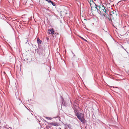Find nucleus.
<instances>
[{"label":"nucleus","instance_id":"nucleus-1","mask_svg":"<svg viewBox=\"0 0 129 129\" xmlns=\"http://www.w3.org/2000/svg\"><path fill=\"white\" fill-rule=\"evenodd\" d=\"M36 51L40 55L42 54L43 52V48L41 47H38L37 49L36 50Z\"/></svg>","mask_w":129,"mask_h":129},{"label":"nucleus","instance_id":"nucleus-2","mask_svg":"<svg viewBox=\"0 0 129 129\" xmlns=\"http://www.w3.org/2000/svg\"><path fill=\"white\" fill-rule=\"evenodd\" d=\"M75 115L77 116L79 120H81V114L80 113H79L78 110H74Z\"/></svg>","mask_w":129,"mask_h":129},{"label":"nucleus","instance_id":"nucleus-3","mask_svg":"<svg viewBox=\"0 0 129 129\" xmlns=\"http://www.w3.org/2000/svg\"><path fill=\"white\" fill-rule=\"evenodd\" d=\"M60 96L61 98V106H62V105H63V106L66 107L67 104L65 102L64 99L63 98L61 95H60Z\"/></svg>","mask_w":129,"mask_h":129},{"label":"nucleus","instance_id":"nucleus-4","mask_svg":"<svg viewBox=\"0 0 129 129\" xmlns=\"http://www.w3.org/2000/svg\"><path fill=\"white\" fill-rule=\"evenodd\" d=\"M125 2L124 0L121 1L119 2L116 4L117 6H122L124 4V2Z\"/></svg>","mask_w":129,"mask_h":129},{"label":"nucleus","instance_id":"nucleus-5","mask_svg":"<svg viewBox=\"0 0 129 129\" xmlns=\"http://www.w3.org/2000/svg\"><path fill=\"white\" fill-rule=\"evenodd\" d=\"M46 1L48 2L50 4H51L53 6H55L56 5L55 4L50 0H46Z\"/></svg>","mask_w":129,"mask_h":129},{"label":"nucleus","instance_id":"nucleus-6","mask_svg":"<svg viewBox=\"0 0 129 129\" xmlns=\"http://www.w3.org/2000/svg\"><path fill=\"white\" fill-rule=\"evenodd\" d=\"M49 124L57 126H58V123L57 122H50L49 123Z\"/></svg>","mask_w":129,"mask_h":129},{"label":"nucleus","instance_id":"nucleus-7","mask_svg":"<svg viewBox=\"0 0 129 129\" xmlns=\"http://www.w3.org/2000/svg\"><path fill=\"white\" fill-rule=\"evenodd\" d=\"M81 122L84 125H87V121L86 120H85V119H81Z\"/></svg>","mask_w":129,"mask_h":129},{"label":"nucleus","instance_id":"nucleus-8","mask_svg":"<svg viewBox=\"0 0 129 129\" xmlns=\"http://www.w3.org/2000/svg\"><path fill=\"white\" fill-rule=\"evenodd\" d=\"M48 30L50 31V34H51L53 35L54 34V31L53 30V29L52 28H50Z\"/></svg>","mask_w":129,"mask_h":129},{"label":"nucleus","instance_id":"nucleus-9","mask_svg":"<svg viewBox=\"0 0 129 129\" xmlns=\"http://www.w3.org/2000/svg\"><path fill=\"white\" fill-rule=\"evenodd\" d=\"M104 12L105 13H106L107 15H108L109 13L108 11V9L107 8H104Z\"/></svg>","mask_w":129,"mask_h":129},{"label":"nucleus","instance_id":"nucleus-10","mask_svg":"<svg viewBox=\"0 0 129 129\" xmlns=\"http://www.w3.org/2000/svg\"><path fill=\"white\" fill-rule=\"evenodd\" d=\"M37 42L39 45L41 43L42 41L39 38H38Z\"/></svg>","mask_w":129,"mask_h":129},{"label":"nucleus","instance_id":"nucleus-11","mask_svg":"<svg viewBox=\"0 0 129 129\" xmlns=\"http://www.w3.org/2000/svg\"><path fill=\"white\" fill-rule=\"evenodd\" d=\"M108 15H109V18H112V19H113V15L111 13H108Z\"/></svg>","mask_w":129,"mask_h":129},{"label":"nucleus","instance_id":"nucleus-12","mask_svg":"<svg viewBox=\"0 0 129 129\" xmlns=\"http://www.w3.org/2000/svg\"><path fill=\"white\" fill-rule=\"evenodd\" d=\"M97 11L99 14H100L101 15L103 13V12L102 11H101L99 10Z\"/></svg>","mask_w":129,"mask_h":129},{"label":"nucleus","instance_id":"nucleus-13","mask_svg":"<svg viewBox=\"0 0 129 129\" xmlns=\"http://www.w3.org/2000/svg\"><path fill=\"white\" fill-rule=\"evenodd\" d=\"M106 15H107L106 13H103L101 15V16H102V17L104 18H105V16Z\"/></svg>","mask_w":129,"mask_h":129},{"label":"nucleus","instance_id":"nucleus-14","mask_svg":"<svg viewBox=\"0 0 129 129\" xmlns=\"http://www.w3.org/2000/svg\"><path fill=\"white\" fill-rule=\"evenodd\" d=\"M82 117V119H85L84 118V115L81 113V118Z\"/></svg>","mask_w":129,"mask_h":129},{"label":"nucleus","instance_id":"nucleus-15","mask_svg":"<svg viewBox=\"0 0 129 129\" xmlns=\"http://www.w3.org/2000/svg\"><path fill=\"white\" fill-rule=\"evenodd\" d=\"M109 15H106L105 17V19H109Z\"/></svg>","mask_w":129,"mask_h":129},{"label":"nucleus","instance_id":"nucleus-16","mask_svg":"<svg viewBox=\"0 0 129 129\" xmlns=\"http://www.w3.org/2000/svg\"><path fill=\"white\" fill-rule=\"evenodd\" d=\"M45 118L46 119H47L51 120L52 118L51 117H45Z\"/></svg>","mask_w":129,"mask_h":129},{"label":"nucleus","instance_id":"nucleus-17","mask_svg":"<svg viewBox=\"0 0 129 129\" xmlns=\"http://www.w3.org/2000/svg\"><path fill=\"white\" fill-rule=\"evenodd\" d=\"M67 125V127H68L70 129H71V127L69 126L70 125V124H69V125Z\"/></svg>","mask_w":129,"mask_h":129},{"label":"nucleus","instance_id":"nucleus-18","mask_svg":"<svg viewBox=\"0 0 129 129\" xmlns=\"http://www.w3.org/2000/svg\"><path fill=\"white\" fill-rule=\"evenodd\" d=\"M67 125V127H68L70 129H71V127L69 126L70 125V124H69V125Z\"/></svg>","mask_w":129,"mask_h":129},{"label":"nucleus","instance_id":"nucleus-19","mask_svg":"<svg viewBox=\"0 0 129 129\" xmlns=\"http://www.w3.org/2000/svg\"><path fill=\"white\" fill-rule=\"evenodd\" d=\"M81 39H82L83 40L85 41H86V42H88V41L86 40L85 39H84L83 37H81Z\"/></svg>","mask_w":129,"mask_h":129},{"label":"nucleus","instance_id":"nucleus-20","mask_svg":"<svg viewBox=\"0 0 129 129\" xmlns=\"http://www.w3.org/2000/svg\"><path fill=\"white\" fill-rule=\"evenodd\" d=\"M112 18H109V19H108V20H109V21H110V22H112Z\"/></svg>","mask_w":129,"mask_h":129},{"label":"nucleus","instance_id":"nucleus-21","mask_svg":"<svg viewBox=\"0 0 129 129\" xmlns=\"http://www.w3.org/2000/svg\"><path fill=\"white\" fill-rule=\"evenodd\" d=\"M83 74H84L85 73V68H83Z\"/></svg>","mask_w":129,"mask_h":129},{"label":"nucleus","instance_id":"nucleus-22","mask_svg":"<svg viewBox=\"0 0 129 129\" xmlns=\"http://www.w3.org/2000/svg\"><path fill=\"white\" fill-rule=\"evenodd\" d=\"M101 5L102 6V7L103 8H106V7H105L103 5V4H102L101 5Z\"/></svg>","mask_w":129,"mask_h":129},{"label":"nucleus","instance_id":"nucleus-23","mask_svg":"<svg viewBox=\"0 0 129 129\" xmlns=\"http://www.w3.org/2000/svg\"><path fill=\"white\" fill-rule=\"evenodd\" d=\"M102 9L101 10V11H102L103 12V13L104 12V8H101Z\"/></svg>","mask_w":129,"mask_h":129},{"label":"nucleus","instance_id":"nucleus-24","mask_svg":"<svg viewBox=\"0 0 129 129\" xmlns=\"http://www.w3.org/2000/svg\"><path fill=\"white\" fill-rule=\"evenodd\" d=\"M95 8L97 10V11H98L99 10V9L97 7H95Z\"/></svg>","mask_w":129,"mask_h":129},{"label":"nucleus","instance_id":"nucleus-25","mask_svg":"<svg viewBox=\"0 0 129 129\" xmlns=\"http://www.w3.org/2000/svg\"><path fill=\"white\" fill-rule=\"evenodd\" d=\"M98 7H99V10L100 9V8H101V6H98Z\"/></svg>","mask_w":129,"mask_h":129},{"label":"nucleus","instance_id":"nucleus-26","mask_svg":"<svg viewBox=\"0 0 129 129\" xmlns=\"http://www.w3.org/2000/svg\"><path fill=\"white\" fill-rule=\"evenodd\" d=\"M95 7H98V5H96V4H95Z\"/></svg>","mask_w":129,"mask_h":129},{"label":"nucleus","instance_id":"nucleus-27","mask_svg":"<svg viewBox=\"0 0 129 129\" xmlns=\"http://www.w3.org/2000/svg\"><path fill=\"white\" fill-rule=\"evenodd\" d=\"M114 11H112L111 13H112L113 14H114Z\"/></svg>","mask_w":129,"mask_h":129},{"label":"nucleus","instance_id":"nucleus-28","mask_svg":"<svg viewBox=\"0 0 129 129\" xmlns=\"http://www.w3.org/2000/svg\"><path fill=\"white\" fill-rule=\"evenodd\" d=\"M126 33H128V34L129 33V29L127 30Z\"/></svg>","mask_w":129,"mask_h":129},{"label":"nucleus","instance_id":"nucleus-29","mask_svg":"<svg viewBox=\"0 0 129 129\" xmlns=\"http://www.w3.org/2000/svg\"><path fill=\"white\" fill-rule=\"evenodd\" d=\"M72 53L73 54V56H75V54H74L73 53V52H72Z\"/></svg>","mask_w":129,"mask_h":129},{"label":"nucleus","instance_id":"nucleus-30","mask_svg":"<svg viewBox=\"0 0 129 129\" xmlns=\"http://www.w3.org/2000/svg\"><path fill=\"white\" fill-rule=\"evenodd\" d=\"M113 87L118 88L117 87Z\"/></svg>","mask_w":129,"mask_h":129},{"label":"nucleus","instance_id":"nucleus-31","mask_svg":"<svg viewBox=\"0 0 129 129\" xmlns=\"http://www.w3.org/2000/svg\"><path fill=\"white\" fill-rule=\"evenodd\" d=\"M121 47L122 48H124V47H123V46H122L121 45Z\"/></svg>","mask_w":129,"mask_h":129},{"label":"nucleus","instance_id":"nucleus-32","mask_svg":"<svg viewBox=\"0 0 129 129\" xmlns=\"http://www.w3.org/2000/svg\"><path fill=\"white\" fill-rule=\"evenodd\" d=\"M64 124V125L65 126H66L67 127V125H67V124Z\"/></svg>","mask_w":129,"mask_h":129},{"label":"nucleus","instance_id":"nucleus-33","mask_svg":"<svg viewBox=\"0 0 129 129\" xmlns=\"http://www.w3.org/2000/svg\"><path fill=\"white\" fill-rule=\"evenodd\" d=\"M46 39H47V40H48L49 39V38H48V37H47L46 38Z\"/></svg>","mask_w":129,"mask_h":129},{"label":"nucleus","instance_id":"nucleus-34","mask_svg":"<svg viewBox=\"0 0 129 129\" xmlns=\"http://www.w3.org/2000/svg\"><path fill=\"white\" fill-rule=\"evenodd\" d=\"M25 0V3H26L27 2V0Z\"/></svg>","mask_w":129,"mask_h":129},{"label":"nucleus","instance_id":"nucleus-35","mask_svg":"<svg viewBox=\"0 0 129 129\" xmlns=\"http://www.w3.org/2000/svg\"><path fill=\"white\" fill-rule=\"evenodd\" d=\"M79 3H80V6H81V5H80V2H79Z\"/></svg>","mask_w":129,"mask_h":129},{"label":"nucleus","instance_id":"nucleus-36","mask_svg":"<svg viewBox=\"0 0 129 129\" xmlns=\"http://www.w3.org/2000/svg\"><path fill=\"white\" fill-rule=\"evenodd\" d=\"M123 49H124L125 50L126 52H127V51H126V50L124 48H123Z\"/></svg>","mask_w":129,"mask_h":129},{"label":"nucleus","instance_id":"nucleus-37","mask_svg":"<svg viewBox=\"0 0 129 129\" xmlns=\"http://www.w3.org/2000/svg\"><path fill=\"white\" fill-rule=\"evenodd\" d=\"M123 49H124L125 50L126 52H127V51H126V50L124 48H123Z\"/></svg>","mask_w":129,"mask_h":129},{"label":"nucleus","instance_id":"nucleus-38","mask_svg":"<svg viewBox=\"0 0 129 129\" xmlns=\"http://www.w3.org/2000/svg\"><path fill=\"white\" fill-rule=\"evenodd\" d=\"M80 14H81V11H80Z\"/></svg>","mask_w":129,"mask_h":129},{"label":"nucleus","instance_id":"nucleus-39","mask_svg":"<svg viewBox=\"0 0 129 129\" xmlns=\"http://www.w3.org/2000/svg\"><path fill=\"white\" fill-rule=\"evenodd\" d=\"M81 21L83 23V22L81 20Z\"/></svg>","mask_w":129,"mask_h":129},{"label":"nucleus","instance_id":"nucleus-40","mask_svg":"<svg viewBox=\"0 0 129 129\" xmlns=\"http://www.w3.org/2000/svg\"><path fill=\"white\" fill-rule=\"evenodd\" d=\"M124 27H126V26H124L123 27V28H124Z\"/></svg>","mask_w":129,"mask_h":129},{"label":"nucleus","instance_id":"nucleus-41","mask_svg":"<svg viewBox=\"0 0 129 129\" xmlns=\"http://www.w3.org/2000/svg\"><path fill=\"white\" fill-rule=\"evenodd\" d=\"M82 96L81 95V99H82Z\"/></svg>","mask_w":129,"mask_h":129},{"label":"nucleus","instance_id":"nucleus-42","mask_svg":"<svg viewBox=\"0 0 129 129\" xmlns=\"http://www.w3.org/2000/svg\"><path fill=\"white\" fill-rule=\"evenodd\" d=\"M93 117V120H94V118L93 117Z\"/></svg>","mask_w":129,"mask_h":129},{"label":"nucleus","instance_id":"nucleus-43","mask_svg":"<svg viewBox=\"0 0 129 129\" xmlns=\"http://www.w3.org/2000/svg\"><path fill=\"white\" fill-rule=\"evenodd\" d=\"M59 129H61V128H59Z\"/></svg>","mask_w":129,"mask_h":129},{"label":"nucleus","instance_id":"nucleus-44","mask_svg":"<svg viewBox=\"0 0 129 129\" xmlns=\"http://www.w3.org/2000/svg\"><path fill=\"white\" fill-rule=\"evenodd\" d=\"M82 75H83V76H84V74H83Z\"/></svg>","mask_w":129,"mask_h":129},{"label":"nucleus","instance_id":"nucleus-45","mask_svg":"<svg viewBox=\"0 0 129 129\" xmlns=\"http://www.w3.org/2000/svg\"><path fill=\"white\" fill-rule=\"evenodd\" d=\"M19 100H20V99H19Z\"/></svg>","mask_w":129,"mask_h":129},{"label":"nucleus","instance_id":"nucleus-46","mask_svg":"<svg viewBox=\"0 0 129 129\" xmlns=\"http://www.w3.org/2000/svg\"><path fill=\"white\" fill-rule=\"evenodd\" d=\"M9 128H11V127H9Z\"/></svg>","mask_w":129,"mask_h":129},{"label":"nucleus","instance_id":"nucleus-47","mask_svg":"<svg viewBox=\"0 0 129 129\" xmlns=\"http://www.w3.org/2000/svg\"><path fill=\"white\" fill-rule=\"evenodd\" d=\"M81 80H82V78H81Z\"/></svg>","mask_w":129,"mask_h":129},{"label":"nucleus","instance_id":"nucleus-48","mask_svg":"<svg viewBox=\"0 0 129 129\" xmlns=\"http://www.w3.org/2000/svg\"><path fill=\"white\" fill-rule=\"evenodd\" d=\"M86 126H85V128H86Z\"/></svg>","mask_w":129,"mask_h":129},{"label":"nucleus","instance_id":"nucleus-49","mask_svg":"<svg viewBox=\"0 0 129 129\" xmlns=\"http://www.w3.org/2000/svg\"><path fill=\"white\" fill-rule=\"evenodd\" d=\"M79 37L81 38V37L80 36H79Z\"/></svg>","mask_w":129,"mask_h":129},{"label":"nucleus","instance_id":"nucleus-50","mask_svg":"<svg viewBox=\"0 0 129 129\" xmlns=\"http://www.w3.org/2000/svg\"><path fill=\"white\" fill-rule=\"evenodd\" d=\"M81 129H82V128H81Z\"/></svg>","mask_w":129,"mask_h":129}]
</instances>
